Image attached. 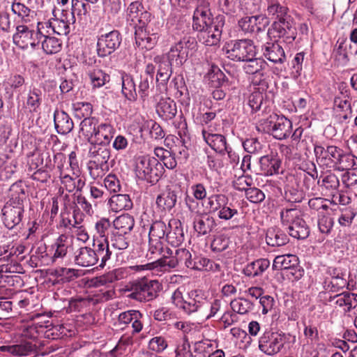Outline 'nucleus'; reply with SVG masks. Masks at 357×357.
Wrapping results in <instances>:
<instances>
[{
  "mask_svg": "<svg viewBox=\"0 0 357 357\" xmlns=\"http://www.w3.org/2000/svg\"><path fill=\"white\" fill-rule=\"evenodd\" d=\"M317 179V185H314V196H331L340 186L337 176L329 170L321 171L318 174L314 163V180Z\"/></svg>",
  "mask_w": 357,
  "mask_h": 357,
  "instance_id": "nucleus-11",
  "label": "nucleus"
},
{
  "mask_svg": "<svg viewBox=\"0 0 357 357\" xmlns=\"http://www.w3.org/2000/svg\"><path fill=\"white\" fill-rule=\"evenodd\" d=\"M266 242L269 246L280 247L287 244L289 242V238L281 229L272 227L266 231Z\"/></svg>",
  "mask_w": 357,
  "mask_h": 357,
  "instance_id": "nucleus-48",
  "label": "nucleus"
},
{
  "mask_svg": "<svg viewBox=\"0 0 357 357\" xmlns=\"http://www.w3.org/2000/svg\"><path fill=\"white\" fill-rule=\"evenodd\" d=\"M112 251L108 241H99L93 238L92 248L83 246L74 252V262L82 267H90L98 264V267L104 268L111 259Z\"/></svg>",
  "mask_w": 357,
  "mask_h": 357,
  "instance_id": "nucleus-1",
  "label": "nucleus"
},
{
  "mask_svg": "<svg viewBox=\"0 0 357 357\" xmlns=\"http://www.w3.org/2000/svg\"><path fill=\"white\" fill-rule=\"evenodd\" d=\"M281 225L287 230L302 218L301 211L296 207L282 208L280 212Z\"/></svg>",
  "mask_w": 357,
  "mask_h": 357,
  "instance_id": "nucleus-52",
  "label": "nucleus"
},
{
  "mask_svg": "<svg viewBox=\"0 0 357 357\" xmlns=\"http://www.w3.org/2000/svg\"><path fill=\"white\" fill-rule=\"evenodd\" d=\"M343 150L335 146H329L325 149L321 146L314 147L316 161L320 167L335 168Z\"/></svg>",
  "mask_w": 357,
  "mask_h": 357,
  "instance_id": "nucleus-15",
  "label": "nucleus"
},
{
  "mask_svg": "<svg viewBox=\"0 0 357 357\" xmlns=\"http://www.w3.org/2000/svg\"><path fill=\"white\" fill-rule=\"evenodd\" d=\"M155 155L162 162V166L169 169H174L177 166L176 156L170 151L162 147L154 149Z\"/></svg>",
  "mask_w": 357,
  "mask_h": 357,
  "instance_id": "nucleus-61",
  "label": "nucleus"
},
{
  "mask_svg": "<svg viewBox=\"0 0 357 357\" xmlns=\"http://www.w3.org/2000/svg\"><path fill=\"white\" fill-rule=\"evenodd\" d=\"M54 127L60 135L68 134L74 127V123L70 116L64 111L56 109L54 112Z\"/></svg>",
  "mask_w": 357,
  "mask_h": 357,
  "instance_id": "nucleus-35",
  "label": "nucleus"
},
{
  "mask_svg": "<svg viewBox=\"0 0 357 357\" xmlns=\"http://www.w3.org/2000/svg\"><path fill=\"white\" fill-rule=\"evenodd\" d=\"M266 14L268 17L274 20H280L288 15L287 7L282 5L278 0H266Z\"/></svg>",
  "mask_w": 357,
  "mask_h": 357,
  "instance_id": "nucleus-53",
  "label": "nucleus"
},
{
  "mask_svg": "<svg viewBox=\"0 0 357 357\" xmlns=\"http://www.w3.org/2000/svg\"><path fill=\"white\" fill-rule=\"evenodd\" d=\"M24 207L6 204L1 210L2 220L6 227L12 229L22 220Z\"/></svg>",
  "mask_w": 357,
  "mask_h": 357,
  "instance_id": "nucleus-22",
  "label": "nucleus"
},
{
  "mask_svg": "<svg viewBox=\"0 0 357 357\" xmlns=\"http://www.w3.org/2000/svg\"><path fill=\"white\" fill-rule=\"evenodd\" d=\"M259 164L264 174L272 176L279 174L281 161L277 155L271 154L261 156Z\"/></svg>",
  "mask_w": 357,
  "mask_h": 357,
  "instance_id": "nucleus-42",
  "label": "nucleus"
},
{
  "mask_svg": "<svg viewBox=\"0 0 357 357\" xmlns=\"http://www.w3.org/2000/svg\"><path fill=\"white\" fill-rule=\"evenodd\" d=\"M227 58L233 61H244L256 56V47L250 40H231L223 47Z\"/></svg>",
  "mask_w": 357,
  "mask_h": 357,
  "instance_id": "nucleus-7",
  "label": "nucleus"
},
{
  "mask_svg": "<svg viewBox=\"0 0 357 357\" xmlns=\"http://www.w3.org/2000/svg\"><path fill=\"white\" fill-rule=\"evenodd\" d=\"M101 120L96 116L83 119L79 125V134L82 135L90 144L96 132Z\"/></svg>",
  "mask_w": 357,
  "mask_h": 357,
  "instance_id": "nucleus-40",
  "label": "nucleus"
},
{
  "mask_svg": "<svg viewBox=\"0 0 357 357\" xmlns=\"http://www.w3.org/2000/svg\"><path fill=\"white\" fill-rule=\"evenodd\" d=\"M192 254L185 248H178L173 250V254L164 260V267L170 268H181L183 267L189 268L192 264Z\"/></svg>",
  "mask_w": 357,
  "mask_h": 357,
  "instance_id": "nucleus-24",
  "label": "nucleus"
},
{
  "mask_svg": "<svg viewBox=\"0 0 357 357\" xmlns=\"http://www.w3.org/2000/svg\"><path fill=\"white\" fill-rule=\"evenodd\" d=\"M334 221L331 217L330 213L317 214V225L319 235L315 237L316 241L319 243L323 242L326 236L331 233Z\"/></svg>",
  "mask_w": 357,
  "mask_h": 357,
  "instance_id": "nucleus-46",
  "label": "nucleus"
},
{
  "mask_svg": "<svg viewBox=\"0 0 357 357\" xmlns=\"http://www.w3.org/2000/svg\"><path fill=\"white\" fill-rule=\"evenodd\" d=\"M135 173L142 181L152 185L159 181L165 169L158 158L150 155H139L135 159Z\"/></svg>",
  "mask_w": 357,
  "mask_h": 357,
  "instance_id": "nucleus-3",
  "label": "nucleus"
},
{
  "mask_svg": "<svg viewBox=\"0 0 357 357\" xmlns=\"http://www.w3.org/2000/svg\"><path fill=\"white\" fill-rule=\"evenodd\" d=\"M22 273V265L13 259L0 265V289H7L20 284L22 280L18 274Z\"/></svg>",
  "mask_w": 357,
  "mask_h": 357,
  "instance_id": "nucleus-12",
  "label": "nucleus"
},
{
  "mask_svg": "<svg viewBox=\"0 0 357 357\" xmlns=\"http://www.w3.org/2000/svg\"><path fill=\"white\" fill-rule=\"evenodd\" d=\"M170 142L174 144L169 147L170 151L178 159L186 160L189 157V152L185 144L184 137L178 138L174 135H169L165 139V143L167 146H169Z\"/></svg>",
  "mask_w": 357,
  "mask_h": 357,
  "instance_id": "nucleus-41",
  "label": "nucleus"
},
{
  "mask_svg": "<svg viewBox=\"0 0 357 357\" xmlns=\"http://www.w3.org/2000/svg\"><path fill=\"white\" fill-rule=\"evenodd\" d=\"M214 129L209 128L206 130V128H202V135L204 142L216 153L220 155L227 153L230 156L234 155L231 147L228 144L225 135L213 133Z\"/></svg>",
  "mask_w": 357,
  "mask_h": 357,
  "instance_id": "nucleus-16",
  "label": "nucleus"
},
{
  "mask_svg": "<svg viewBox=\"0 0 357 357\" xmlns=\"http://www.w3.org/2000/svg\"><path fill=\"white\" fill-rule=\"evenodd\" d=\"M43 98L44 93L40 88L30 86L26 98V108L31 113L39 112Z\"/></svg>",
  "mask_w": 357,
  "mask_h": 357,
  "instance_id": "nucleus-38",
  "label": "nucleus"
},
{
  "mask_svg": "<svg viewBox=\"0 0 357 357\" xmlns=\"http://www.w3.org/2000/svg\"><path fill=\"white\" fill-rule=\"evenodd\" d=\"M334 169L341 172L356 170L357 169V158L352 153H345L343 151Z\"/></svg>",
  "mask_w": 357,
  "mask_h": 357,
  "instance_id": "nucleus-62",
  "label": "nucleus"
},
{
  "mask_svg": "<svg viewBox=\"0 0 357 357\" xmlns=\"http://www.w3.org/2000/svg\"><path fill=\"white\" fill-rule=\"evenodd\" d=\"M225 23V17L218 15L214 17V22L204 26L198 32L197 38L199 43L206 46H215L220 43L222 29Z\"/></svg>",
  "mask_w": 357,
  "mask_h": 357,
  "instance_id": "nucleus-9",
  "label": "nucleus"
},
{
  "mask_svg": "<svg viewBox=\"0 0 357 357\" xmlns=\"http://www.w3.org/2000/svg\"><path fill=\"white\" fill-rule=\"evenodd\" d=\"M166 241L174 247L181 245L184 241V233L181 223L176 219H171L168 222Z\"/></svg>",
  "mask_w": 357,
  "mask_h": 357,
  "instance_id": "nucleus-34",
  "label": "nucleus"
},
{
  "mask_svg": "<svg viewBox=\"0 0 357 357\" xmlns=\"http://www.w3.org/2000/svg\"><path fill=\"white\" fill-rule=\"evenodd\" d=\"M191 270L199 271L218 272L220 271V265L214 261L202 256H195L189 266Z\"/></svg>",
  "mask_w": 357,
  "mask_h": 357,
  "instance_id": "nucleus-47",
  "label": "nucleus"
},
{
  "mask_svg": "<svg viewBox=\"0 0 357 357\" xmlns=\"http://www.w3.org/2000/svg\"><path fill=\"white\" fill-rule=\"evenodd\" d=\"M129 275L127 267L115 268L99 277L95 278L94 285L96 287L104 286L108 283L126 278Z\"/></svg>",
  "mask_w": 357,
  "mask_h": 357,
  "instance_id": "nucleus-37",
  "label": "nucleus"
},
{
  "mask_svg": "<svg viewBox=\"0 0 357 357\" xmlns=\"http://www.w3.org/2000/svg\"><path fill=\"white\" fill-rule=\"evenodd\" d=\"M273 31L277 33V37L282 38L284 40L290 43L296 36V30L294 21L290 15L280 20L274 21L272 24Z\"/></svg>",
  "mask_w": 357,
  "mask_h": 357,
  "instance_id": "nucleus-19",
  "label": "nucleus"
},
{
  "mask_svg": "<svg viewBox=\"0 0 357 357\" xmlns=\"http://www.w3.org/2000/svg\"><path fill=\"white\" fill-rule=\"evenodd\" d=\"M44 24L43 22L17 24L15 32L13 35V43L22 50H32L39 49L41 40L44 37Z\"/></svg>",
  "mask_w": 357,
  "mask_h": 357,
  "instance_id": "nucleus-2",
  "label": "nucleus"
},
{
  "mask_svg": "<svg viewBox=\"0 0 357 357\" xmlns=\"http://www.w3.org/2000/svg\"><path fill=\"white\" fill-rule=\"evenodd\" d=\"M178 192L176 189L167 186L156 197L157 208L161 211H170L176 204Z\"/></svg>",
  "mask_w": 357,
  "mask_h": 357,
  "instance_id": "nucleus-29",
  "label": "nucleus"
},
{
  "mask_svg": "<svg viewBox=\"0 0 357 357\" xmlns=\"http://www.w3.org/2000/svg\"><path fill=\"white\" fill-rule=\"evenodd\" d=\"M9 199L6 204H10L13 206H24V202L26 195L25 192V185L21 181L14 183L9 189Z\"/></svg>",
  "mask_w": 357,
  "mask_h": 357,
  "instance_id": "nucleus-44",
  "label": "nucleus"
},
{
  "mask_svg": "<svg viewBox=\"0 0 357 357\" xmlns=\"http://www.w3.org/2000/svg\"><path fill=\"white\" fill-rule=\"evenodd\" d=\"M122 36L118 30H112L98 37L97 53L100 57H105L114 52L121 45Z\"/></svg>",
  "mask_w": 357,
  "mask_h": 357,
  "instance_id": "nucleus-13",
  "label": "nucleus"
},
{
  "mask_svg": "<svg viewBox=\"0 0 357 357\" xmlns=\"http://www.w3.org/2000/svg\"><path fill=\"white\" fill-rule=\"evenodd\" d=\"M216 226L215 220L209 215L202 216L194 222V229L198 236L210 234Z\"/></svg>",
  "mask_w": 357,
  "mask_h": 357,
  "instance_id": "nucleus-54",
  "label": "nucleus"
},
{
  "mask_svg": "<svg viewBox=\"0 0 357 357\" xmlns=\"http://www.w3.org/2000/svg\"><path fill=\"white\" fill-rule=\"evenodd\" d=\"M43 52L46 54H54L59 52L62 49V41L54 37L44 33L40 45Z\"/></svg>",
  "mask_w": 357,
  "mask_h": 357,
  "instance_id": "nucleus-58",
  "label": "nucleus"
},
{
  "mask_svg": "<svg viewBox=\"0 0 357 357\" xmlns=\"http://www.w3.org/2000/svg\"><path fill=\"white\" fill-rule=\"evenodd\" d=\"M152 15L146 10L139 1L132 2L128 7L127 20L134 26L135 31L138 28H144L151 24Z\"/></svg>",
  "mask_w": 357,
  "mask_h": 357,
  "instance_id": "nucleus-14",
  "label": "nucleus"
},
{
  "mask_svg": "<svg viewBox=\"0 0 357 357\" xmlns=\"http://www.w3.org/2000/svg\"><path fill=\"white\" fill-rule=\"evenodd\" d=\"M160 284L157 280L145 278L134 280L126 285L128 297L139 302H149L158 296Z\"/></svg>",
  "mask_w": 357,
  "mask_h": 357,
  "instance_id": "nucleus-4",
  "label": "nucleus"
},
{
  "mask_svg": "<svg viewBox=\"0 0 357 357\" xmlns=\"http://www.w3.org/2000/svg\"><path fill=\"white\" fill-rule=\"evenodd\" d=\"M11 11L15 15L14 22L15 25L17 24H27L30 22H35L36 13L31 10L25 4L14 1L11 5Z\"/></svg>",
  "mask_w": 357,
  "mask_h": 357,
  "instance_id": "nucleus-31",
  "label": "nucleus"
},
{
  "mask_svg": "<svg viewBox=\"0 0 357 357\" xmlns=\"http://www.w3.org/2000/svg\"><path fill=\"white\" fill-rule=\"evenodd\" d=\"M108 205L111 211L115 213L121 211H128L132 208L133 204L127 194H117L112 195L108 200Z\"/></svg>",
  "mask_w": 357,
  "mask_h": 357,
  "instance_id": "nucleus-45",
  "label": "nucleus"
},
{
  "mask_svg": "<svg viewBox=\"0 0 357 357\" xmlns=\"http://www.w3.org/2000/svg\"><path fill=\"white\" fill-rule=\"evenodd\" d=\"M154 62L158 64L156 81L162 85L167 84L172 74V63L161 56H155Z\"/></svg>",
  "mask_w": 357,
  "mask_h": 357,
  "instance_id": "nucleus-39",
  "label": "nucleus"
},
{
  "mask_svg": "<svg viewBox=\"0 0 357 357\" xmlns=\"http://www.w3.org/2000/svg\"><path fill=\"white\" fill-rule=\"evenodd\" d=\"M153 88V78L147 75H140V80L138 84L137 96L145 102L150 94V91Z\"/></svg>",
  "mask_w": 357,
  "mask_h": 357,
  "instance_id": "nucleus-63",
  "label": "nucleus"
},
{
  "mask_svg": "<svg viewBox=\"0 0 357 357\" xmlns=\"http://www.w3.org/2000/svg\"><path fill=\"white\" fill-rule=\"evenodd\" d=\"M206 301L207 296L204 290L192 289L188 291L185 297V304L182 312L188 316L197 313L201 310Z\"/></svg>",
  "mask_w": 357,
  "mask_h": 357,
  "instance_id": "nucleus-18",
  "label": "nucleus"
},
{
  "mask_svg": "<svg viewBox=\"0 0 357 357\" xmlns=\"http://www.w3.org/2000/svg\"><path fill=\"white\" fill-rule=\"evenodd\" d=\"M73 177L68 172L61 175H59L61 181V187L59 191L63 192L66 190L68 192H73L74 191L81 192L85 186V179L79 176V174L74 175Z\"/></svg>",
  "mask_w": 357,
  "mask_h": 357,
  "instance_id": "nucleus-32",
  "label": "nucleus"
},
{
  "mask_svg": "<svg viewBox=\"0 0 357 357\" xmlns=\"http://www.w3.org/2000/svg\"><path fill=\"white\" fill-rule=\"evenodd\" d=\"M24 84V77L17 73L10 74L2 83L6 94L9 98L13 97L14 92L20 90Z\"/></svg>",
  "mask_w": 357,
  "mask_h": 357,
  "instance_id": "nucleus-51",
  "label": "nucleus"
},
{
  "mask_svg": "<svg viewBox=\"0 0 357 357\" xmlns=\"http://www.w3.org/2000/svg\"><path fill=\"white\" fill-rule=\"evenodd\" d=\"M289 235L297 239H305L309 236L310 229L305 221L301 218L286 230Z\"/></svg>",
  "mask_w": 357,
  "mask_h": 357,
  "instance_id": "nucleus-60",
  "label": "nucleus"
},
{
  "mask_svg": "<svg viewBox=\"0 0 357 357\" xmlns=\"http://www.w3.org/2000/svg\"><path fill=\"white\" fill-rule=\"evenodd\" d=\"M243 65V70L246 74L252 75V83L254 85L255 79L261 81H266L264 79V69L266 65V61L260 58H249L245 61Z\"/></svg>",
  "mask_w": 357,
  "mask_h": 357,
  "instance_id": "nucleus-30",
  "label": "nucleus"
},
{
  "mask_svg": "<svg viewBox=\"0 0 357 357\" xmlns=\"http://www.w3.org/2000/svg\"><path fill=\"white\" fill-rule=\"evenodd\" d=\"M159 38L158 30L153 29L151 24L135 31V44L142 50H152L156 45Z\"/></svg>",
  "mask_w": 357,
  "mask_h": 357,
  "instance_id": "nucleus-17",
  "label": "nucleus"
},
{
  "mask_svg": "<svg viewBox=\"0 0 357 357\" xmlns=\"http://www.w3.org/2000/svg\"><path fill=\"white\" fill-rule=\"evenodd\" d=\"M121 92L124 97L130 101L137 98L136 84L132 76L125 72H121Z\"/></svg>",
  "mask_w": 357,
  "mask_h": 357,
  "instance_id": "nucleus-50",
  "label": "nucleus"
},
{
  "mask_svg": "<svg viewBox=\"0 0 357 357\" xmlns=\"http://www.w3.org/2000/svg\"><path fill=\"white\" fill-rule=\"evenodd\" d=\"M333 105L334 109L339 113L342 121H346L352 116L353 110L351 100H346L340 96H335Z\"/></svg>",
  "mask_w": 357,
  "mask_h": 357,
  "instance_id": "nucleus-59",
  "label": "nucleus"
},
{
  "mask_svg": "<svg viewBox=\"0 0 357 357\" xmlns=\"http://www.w3.org/2000/svg\"><path fill=\"white\" fill-rule=\"evenodd\" d=\"M268 84L267 81L255 79L254 81V90L248 97L247 105L251 109L252 113L261 111L266 112L270 107L272 100L268 97L266 91Z\"/></svg>",
  "mask_w": 357,
  "mask_h": 357,
  "instance_id": "nucleus-8",
  "label": "nucleus"
},
{
  "mask_svg": "<svg viewBox=\"0 0 357 357\" xmlns=\"http://www.w3.org/2000/svg\"><path fill=\"white\" fill-rule=\"evenodd\" d=\"M261 51L263 56L275 64H282L286 61V55L283 47L277 42L265 43Z\"/></svg>",
  "mask_w": 357,
  "mask_h": 357,
  "instance_id": "nucleus-28",
  "label": "nucleus"
},
{
  "mask_svg": "<svg viewBox=\"0 0 357 357\" xmlns=\"http://www.w3.org/2000/svg\"><path fill=\"white\" fill-rule=\"evenodd\" d=\"M192 17V28L194 30H201L204 26L214 22L208 1H202L196 5Z\"/></svg>",
  "mask_w": 357,
  "mask_h": 357,
  "instance_id": "nucleus-20",
  "label": "nucleus"
},
{
  "mask_svg": "<svg viewBox=\"0 0 357 357\" xmlns=\"http://www.w3.org/2000/svg\"><path fill=\"white\" fill-rule=\"evenodd\" d=\"M267 24V20L261 15L246 16L238 21V26L245 33L264 31Z\"/></svg>",
  "mask_w": 357,
  "mask_h": 357,
  "instance_id": "nucleus-27",
  "label": "nucleus"
},
{
  "mask_svg": "<svg viewBox=\"0 0 357 357\" xmlns=\"http://www.w3.org/2000/svg\"><path fill=\"white\" fill-rule=\"evenodd\" d=\"M173 254V250L168 247L164 246L163 240H158L155 238H149V249L147 255L151 258L160 257L155 263L159 264L160 266L164 267V260L167 259L171 255Z\"/></svg>",
  "mask_w": 357,
  "mask_h": 357,
  "instance_id": "nucleus-26",
  "label": "nucleus"
},
{
  "mask_svg": "<svg viewBox=\"0 0 357 357\" xmlns=\"http://www.w3.org/2000/svg\"><path fill=\"white\" fill-rule=\"evenodd\" d=\"M197 43L193 38L183 37L172 45L167 53V59L176 66H182L195 50Z\"/></svg>",
  "mask_w": 357,
  "mask_h": 357,
  "instance_id": "nucleus-10",
  "label": "nucleus"
},
{
  "mask_svg": "<svg viewBox=\"0 0 357 357\" xmlns=\"http://www.w3.org/2000/svg\"><path fill=\"white\" fill-rule=\"evenodd\" d=\"M89 156L91 160L109 163L111 157V149L109 145H102L97 143L90 144Z\"/></svg>",
  "mask_w": 357,
  "mask_h": 357,
  "instance_id": "nucleus-43",
  "label": "nucleus"
},
{
  "mask_svg": "<svg viewBox=\"0 0 357 357\" xmlns=\"http://www.w3.org/2000/svg\"><path fill=\"white\" fill-rule=\"evenodd\" d=\"M229 198L227 195L219 193L210 195L207 198L206 208L211 213H217L225 204H228Z\"/></svg>",
  "mask_w": 357,
  "mask_h": 357,
  "instance_id": "nucleus-64",
  "label": "nucleus"
},
{
  "mask_svg": "<svg viewBox=\"0 0 357 357\" xmlns=\"http://www.w3.org/2000/svg\"><path fill=\"white\" fill-rule=\"evenodd\" d=\"M290 337L289 334L266 328L259 337V349L266 355L274 356L282 351Z\"/></svg>",
  "mask_w": 357,
  "mask_h": 357,
  "instance_id": "nucleus-5",
  "label": "nucleus"
},
{
  "mask_svg": "<svg viewBox=\"0 0 357 357\" xmlns=\"http://www.w3.org/2000/svg\"><path fill=\"white\" fill-rule=\"evenodd\" d=\"M36 349V345L29 341H22L19 344L0 346V351L14 356H29Z\"/></svg>",
  "mask_w": 357,
  "mask_h": 357,
  "instance_id": "nucleus-36",
  "label": "nucleus"
},
{
  "mask_svg": "<svg viewBox=\"0 0 357 357\" xmlns=\"http://www.w3.org/2000/svg\"><path fill=\"white\" fill-rule=\"evenodd\" d=\"M135 226V219L132 215L123 214L116 218L113 221V231L120 234L130 233Z\"/></svg>",
  "mask_w": 357,
  "mask_h": 357,
  "instance_id": "nucleus-55",
  "label": "nucleus"
},
{
  "mask_svg": "<svg viewBox=\"0 0 357 357\" xmlns=\"http://www.w3.org/2000/svg\"><path fill=\"white\" fill-rule=\"evenodd\" d=\"M298 264V258L294 255H284L277 256L273 263L274 270L289 271Z\"/></svg>",
  "mask_w": 357,
  "mask_h": 357,
  "instance_id": "nucleus-57",
  "label": "nucleus"
},
{
  "mask_svg": "<svg viewBox=\"0 0 357 357\" xmlns=\"http://www.w3.org/2000/svg\"><path fill=\"white\" fill-rule=\"evenodd\" d=\"M270 261L268 259L261 258L248 264L243 268V273L250 278L261 275L269 267Z\"/></svg>",
  "mask_w": 357,
  "mask_h": 357,
  "instance_id": "nucleus-49",
  "label": "nucleus"
},
{
  "mask_svg": "<svg viewBox=\"0 0 357 357\" xmlns=\"http://www.w3.org/2000/svg\"><path fill=\"white\" fill-rule=\"evenodd\" d=\"M71 245V241L67 235H59L50 245L49 250L51 262L55 263L62 260L66 256Z\"/></svg>",
  "mask_w": 357,
  "mask_h": 357,
  "instance_id": "nucleus-23",
  "label": "nucleus"
},
{
  "mask_svg": "<svg viewBox=\"0 0 357 357\" xmlns=\"http://www.w3.org/2000/svg\"><path fill=\"white\" fill-rule=\"evenodd\" d=\"M115 132V128L111 123L101 121L91 144L97 143L102 145H109Z\"/></svg>",
  "mask_w": 357,
  "mask_h": 357,
  "instance_id": "nucleus-33",
  "label": "nucleus"
},
{
  "mask_svg": "<svg viewBox=\"0 0 357 357\" xmlns=\"http://www.w3.org/2000/svg\"><path fill=\"white\" fill-rule=\"evenodd\" d=\"M155 104V111L160 118L164 121L173 119L177 114L176 104L170 98H160L157 96L153 97Z\"/></svg>",
  "mask_w": 357,
  "mask_h": 357,
  "instance_id": "nucleus-25",
  "label": "nucleus"
},
{
  "mask_svg": "<svg viewBox=\"0 0 357 357\" xmlns=\"http://www.w3.org/2000/svg\"><path fill=\"white\" fill-rule=\"evenodd\" d=\"M84 215L80 211L79 208H74L73 211V215H70L69 213L63 214L61 215V220L60 225L67 229L76 228L79 227L84 220Z\"/></svg>",
  "mask_w": 357,
  "mask_h": 357,
  "instance_id": "nucleus-56",
  "label": "nucleus"
},
{
  "mask_svg": "<svg viewBox=\"0 0 357 357\" xmlns=\"http://www.w3.org/2000/svg\"><path fill=\"white\" fill-rule=\"evenodd\" d=\"M260 126L264 132L279 140L287 139L292 132L291 121L283 115L271 114Z\"/></svg>",
  "mask_w": 357,
  "mask_h": 357,
  "instance_id": "nucleus-6",
  "label": "nucleus"
},
{
  "mask_svg": "<svg viewBox=\"0 0 357 357\" xmlns=\"http://www.w3.org/2000/svg\"><path fill=\"white\" fill-rule=\"evenodd\" d=\"M55 12L56 10L54 9L52 10L53 17L43 22L44 29H51L54 33L60 36L68 35L70 31V24H72V21L68 17L67 11L62 10L60 18L56 17Z\"/></svg>",
  "mask_w": 357,
  "mask_h": 357,
  "instance_id": "nucleus-21",
  "label": "nucleus"
}]
</instances>
